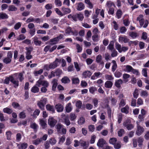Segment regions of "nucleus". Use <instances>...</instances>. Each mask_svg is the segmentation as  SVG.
I'll return each mask as SVG.
<instances>
[{"label":"nucleus","instance_id":"nucleus-64","mask_svg":"<svg viewBox=\"0 0 149 149\" xmlns=\"http://www.w3.org/2000/svg\"><path fill=\"white\" fill-rule=\"evenodd\" d=\"M98 35H94L92 36V39L94 42H97L98 40Z\"/></svg>","mask_w":149,"mask_h":149},{"label":"nucleus","instance_id":"nucleus-39","mask_svg":"<svg viewBox=\"0 0 149 149\" xmlns=\"http://www.w3.org/2000/svg\"><path fill=\"white\" fill-rule=\"evenodd\" d=\"M54 72L56 76H59L62 73V71L59 69H57Z\"/></svg>","mask_w":149,"mask_h":149},{"label":"nucleus","instance_id":"nucleus-10","mask_svg":"<svg viewBox=\"0 0 149 149\" xmlns=\"http://www.w3.org/2000/svg\"><path fill=\"white\" fill-rule=\"evenodd\" d=\"M14 75L17 77V79H18L20 82H22L24 79L23 72L15 73L14 74Z\"/></svg>","mask_w":149,"mask_h":149},{"label":"nucleus","instance_id":"nucleus-24","mask_svg":"<svg viewBox=\"0 0 149 149\" xmlns=\"http://www.w3.org/2000/svg\"><path fill=\"white\" fill-rule=\"evenodd\" d=\"M112 63H113L111 68L112 71L114 72L117 68V65L116 61L115 60L112 61Z\"/></svg>","mask_w":149,"mask_h":149},{"label":"nucleus","instance_id":"nucleus-14","mask_svg":"<svg viewBox=\"0 0 149 149\" xmlns=\"http://www.w3.org/2000/svg\"><path fill=\"white\" fill-rule=\"evenodd\" d=\"M106 143L105 140L103 139H101L98 140L97 145L98 147H102Z\"/></svg>","mask_w":149,"mask_h":149},{"label":"nucleus","instance_id":"nucleus-8","mask_svg":"<svg viewBox=\"0 0 149 149\" xmlns=\"http://www.w3.org/2000/svg\"><path fill=\"white\" fill-rule=\"evenodd\" d=\"M80 145L83 149H86L88 147L89 143L85 141L82 140H80Z\"/></svg>","mask_w":149,"mask_h":149},{"label":"nucleus","instance_id":"nucleus-33","mask_svg":"<svg viewBox=\"0 0 149 149\" xmlns=\"http://www.w3.org/2000/svg\"><path fill=\"white\" fill-rule=\"evenodd\" d=\"M61 81L64 84L69 83L70 81L69 79L67 77H65L61 79Z\"/></svg>","mask_w":149,"mask_h":149},{"label":"nucleus","instance_id":"nucleus-23","mask_svg":"<svg viewBox=\"0 0 149 149\" xmlns=\"http://www.w3.org/2000/svg\"><path fill=\"white\" fill-rule=\"evenodd\" d=\"M30 126L31 128L33 129L34 131L36 132L37 131L38 126L36 123H31Z\"/></svg>","mask_w":149,"mask_h":149},{"label":"nucleus","instance_id":"nucleus-62","mask_svg":"<svg viewBox=\"0 0 149 149\" xmlns=\"http://www.w3.org/2000/svg\"><path fill=\"white\" fill-rule=\"evenodd\" d=\"M55 10L56 13L59 15L61 16H62L64 15L61 12L58 8H56L55 9Z\"/></svg>","mask_w":149,"mask_h":149},{"label":"nucleus","instance_id":"nucleus-31","mask_svg":"<svg viewBox=\"0 0 149 149\" xmlns=\"http://www.w3.org/2000/svg\"><path fill=\"white\" fill-rule=\"evenodd\" d=\"M13 76V75H11L8 77H6L4 80V83L6 84H8L10 81L11 82V79H12Z\"/></svg>","mask_w":149,"mask_h":149},{"label":"nucleus","instance_id":"nucleus-59","mask_svg":"<svg viewBox=\"0 0 149 149\" xmlns=\"http://www.w3.org/2000/svg\"><path fill=\"white\" fill-rule=\"evenodd\" d=\"M72 83L74 84H79V79L77 77L72 78Z\"/></svg>","mask_w":149,"mask_h":149},{"label":"nucleus","instance_id":"nucleus-56","mask_svg":"<svg viewBox=\"0 0 149 149\" xmlns=\"http://www.w3.org/2000/svg\"><path fill=\"white\" fill-rule=\"evenodd\" d=\"M114 74L116 77L119 78L122 76V73L121 72L117 70L115 72Z\"/></svg>","mask_w":149,"mask_h":149},{"label":"nucleus","instance_id":"nucleus-51","mask_svg":"<svg viewBox=\"0 0 149 149\" xmlns=\"http://www.w3.org/2000/svg\"><path fill=\"white\" fill-rule=\"evenodd\" d=\"M105 79L107 80L111 81L114 78L112 75L106 74L105 76Z\"/></svg>","mask_w":149,"mask_h":149},{"label":"nucleus","instance_id":"nucleus-60","mask_svg":"<svg viewBox=\"0 0 149 149\" xmlns=\"http://www.w3.org/2000/svg\"><path fill=\"white\" fill-rule=\"evenodd\" d=\"M117 141V139L116 138H112L110 139L109 142L110 143L114 145L116 143Z\"/></svg>","mask_w":149,"mask_h":149},{"label":"nucleus","instance_id":"nucleus-46","mask_svg":"<svg viewBox=\"0 0 149 149\" xmlns=\"http://www.w3.org/2000/svg\"><path fill=\"white\" fill-rule=\"evenodd\" d=\"M115 47L116 49L119 52L121 53V45L118 43H116L115 44Z\"/></svg>","mask_w":149,"mask_h":149},{"label":"nucleus","instance_id":"nucleus-26","mask_svg":"<svg viewBox=\"0 0 149 149\" xmlns=\"http://www.w3.org/2000/svg\"><path fill=\"white\" fill-rule=\"evenodd\" d=\"M64 123L67 126H69L71 124V123L69 120L68 116H65L63 118Z\"/></svg>","mask_w":149,"mask_h":149},{"label":"nucleus","instance_id":"nucleus-21","mask_svg":"<svg viewBox=\"0 0 149 149\" xmlns=\"http://www.w3.org/2000/svg\"><path fill=\"white\" fill-rule=\"evenodd\" d=\"M123 83V81L121 79H119L116 81L115 85L118 88H120L121 87L120 85Z\"/></svg>","mask_w":149,"mask_h":149},{"label":"nucleus","instance_id":"nucleus-13","mask_svg":"<svg viewBox=\"0 0 149 149\" xmlns=\"http://www.w3.org/2000/svg\"><path fill=\"white\" fill-rule=\"evenodd\" d=\"M55 108L57 111L58 112H61L63 110V106L61 104L58 103L56 104L55 106Z\"/></svg>","mask_w":149,"mask_h":149},{"label":"nucleus","instance_id":"nucleus-42","mask_svg":"<svg viewBox=\"0 0 149 149\" xmlns=\"http://www.w3.org/2000/svg\"><path fill=\"white\" fill-rule=\"evenodd\" d=\"M143 141V139L141 137H140L138 138L137 142L139 143V147L141 146L142 145V143Z\"/></svg>","mask_w":149,"mask_h":149},{"label":"nucleus","instance_id":"nucleus-35","mask_svg":"<svg viewBox=\"0 0 149 149\" xmlns=\"http://www.w3.org/2000/svg\"><path fill=\"white\" fill-rule=\"evenodd\" d=\"M97 91V88L96 87L94 86H91L89 88L90 92L92 94H94Z\"/></svg>","mask_w":149,"mask_h":149},{"label":"nucleus","instance_id":"nucleus-50","mask_svg":"<svg viewBox=\"0 0 149 149\" xmlns=\"http://www.w3.org/2000/svg\"><path fill=\"white\" fill-rule=\"evenodd\" d=\"M82 104V102L80 100L77 101L75 104L76 107H77V109H79L81 108Z\"/></svg>","mask_w":149,"mask_h":149},{"label":"nucleus","instance_id":"nucleus-11","mask_svg":"<svg viewBox=\"0 0 149 149\" xmlns=\"http://www.w3.org/2000/svg\"><path fill=\"white\" fill-rule=\"evenodd\" d=\"M76 5V9L78 10L81 11L84 8V5L82 2L77 3Z\"/></svg>","mask_w":149,"mask_h":149},{"label":"nucleus","instance_id":"nucleus-20","mask_svg":"<svg viewBox=\"0 0 149 149\" xmlns=\"http://www.w3.org/2000/svg\"><path fill=\"white\" fill-rule=\"evenodd\" d=\"M46 108L48 111H52V113L55 112L54 108L53 106L51 105L50 104H47L46 105Z\"/></svg>","mask_w":149,"mask_h":149},{"label":"nucleus","instance_id":"nucleus-37","mask_svg":"<svg viewBox=\"0 0 149 149\" xmlns=\"http://www.w3.org/2000/svg\"><path fill=\"white\" fill-rule=\"evenodd\" d=\"M126 104V102L125 100L123 99H121L120 100V102L119 104V107H123Z\"/></svg>","mask_w":149,"mask_h":149},{"label":"nucleus","instance_id":"nucleus-1","mask_svg":"<svg viewBox=\"0 0 149 149\" xmlns=\"http://www.w3.org/2000/svg\"><path fill=\"white\" fill-rule=\"evenodd\" d=\"M136 20L139 21L140 26L141 27L143 26L144 28H146L148 24V21L146 19L145 21L143 18V15H140L137 18Z\"/></svg>","mask_w":149,"mask_h":149},{"label":"nucleus","instance_id":"nucleus-44","mask_svg":"<svg viewBox=\"0 0 149 149\" xmlns=\"http://www.w3.org/2000/svg\"><path fill=\"white\" fill-rule=\"evenodd\" d=\"M43 72V70L42 69H40L38 71H35L33 73L34 75L36 76H38L39 75L41 74Z\"/></svg>","mask_w":149,"mask_h":149},{"label":"nucleus","instance_id":"nucleus-3","mask_svg":"<svg viewBox=\"0 0 149 149\" xmlns=\"http://www.w3.org/2000/svg\"><path fill=\"white\" fill-rule=\"evenodd\" d=\"M13 57V54L11 52H8L7 57L5 58L3 60V62L6 64L10 63Z\"/></svg>","mask_w":149,"mask_h":149},{"label":"nucleus","instance_id":"nucleus-58","mask_svg":"<svg viewBox=\"0 0 149 149\" xmlns=\"http://www.w3.org/2000/svg\"><path fill=\"white\" fill-rule=\"evenodd\" d=\"M16 141L19 142L22 138V135L20 133H17L16 135Z\"/></svg>","mask_w":149,"mask_h":149},{"label":"nucleus","instance_id":"nucleus-52","mask_svg":"<svg viewBox=\"0 0 149 149\" xmlns=\"http://www.w3.org/2000/svg\"><path fill=\"white\" fill-rule=\"evenodd\" d=\"M92 102L94 104V106L96 107H97L98 102V100L96 98H94L92 100Z\"/></svg>","mask_w":149,"mask_h":149},{"label":"nucleus","instance_id":"nucleus-7","mask_svg":"<svg viewBox=\"0 0 149 149\" xmlns=\"http://www.w3.org/2000/svg\"><path fill=\"white\" fill-rule=\"evenodd\" d=\"M137 130L136 132V134L138 136L141 135L144 131V129L143 127L137 124Z\"/></svg>","mask_w":149,"mask_h":149},{"label":"nucleus","instance_id":"nucleus-53","mask_svg":"<svg viewBox=\"0 0 149 149\" xmlns=\"http://www.w3.org/2000/svg\"><path fill=\"white\" fill-rule=\"evenodd\" d=\"M12 132L10 131H8L6 132V135L7 139L8 140H10L11 138Z\"/></svg>","mask_w":149,"mask_h":149},{"label":"nucleus","instance_id":"nucleus-41","mask_svg":"<svg viewBox=\"0 0 149 149\" xmlns=\"http://www.w3.org/2000/svg\"><path fill=\"white\" fill-rule=\"evenodd\" d=\"M37 105L39 108L42 110L44 109L45 104L39 101H38L37 102Z\"/></svg>","mask_w":149,"mask_h":149},{"label":"nucleus","instance_id":"nucleus-36","mask_svg":"<svg viewBox=\"0 0 149 149\" xmlns=\"http://www.w3.org/2000/svg\"><path fill=\"white\" fill-rule=\"evenodd\" d=\"M106 5L108 8H111V7L112 6H115V5L114 3L112 1H107L106 3Z\"/></svg>","mask_w":149,"mask_h":149},{"label":"nucleus","instance_id":"nucleus-34","mask_svg":"<svg viewBox=\"0 0 149 149\" xmlns=\"http://www.w3.org/2000/svg\"><path fill=\"white\" fill-rule=\"evenodd\" d=\"M3 111L4 113L10 114L12 112L13 110L12 109L6 107L3 109Z\"/></svg>","mask_w":149,"mask_h":149},{"label":"nucleus","instance_id":"nucleus-27","mask_svg":"<svg viewBox=\"0 0 149 149\" xmlns=\"http://www.w3.org/2000/svg\"><path fill=\"white\" fill-rule=\"evenodd\" d=\"M11 82L14 85V86L15 88H17L19 86L18 81L15 80L13 76L11 79Z\"/></svg>","mask_w":149,"mask_h":149},{"label":"nucleus","instance_id":"nucleus-57","mask_svg":"<svg viewBox=\"0 0 149 149\" xmlns=\"http://www.w3.org/2000/svg\"><path fill=\"white\" fill-rule=\"evenodd\" d=\"M130 36L132 38H134L138 36V34L136 32H131L129 33Z\"/></svg>","mask_w":149,"mask_h":149},{"label":"nucleus","instance_id":"nucleus-49","mask_svg":"<svg viewBox=\"0 0 149 149\" xmlns=\"http://www.w3.org/2000/svg\"><path fill=\"white\" fill-rule=\"evenodd\" d=\"M111 56L112 57H114L117 56L118 52L115 49L111 51Z\"/></svg>","mask_w":149,"mask_h":149},{"label":"nucleus","instance_id":"nucleus-28","mask_svg":"<svg viewBox=\"0 0 149 149\" xmlns=\"http://www.w3.org/2000/svg\"><path fill=\"white\" fill-rule=\"evenodd\" d=\"M83 75L85 78L89 77L91 75V73L89 71H84L82 74Z\"/></svg>","mask_w":149,"mask_h":149},{"label":"nucleus","instance_id":"nucleus-15","mask_svg":"<svg viewBox=\"0 0 149 149\" xmlns=\"http://www.w3.org/2000/svg\"><path fill=\"white\" fill-rule=\"evenodd\" d=\"M57 81L58 80L55 79H53L52 81V89L53 91H55L56 88L58 85Z\"/></svg>","mask_w":149,"mask_h":149},{"label":"nucleus","instance_id":"nucleus-16","mask_svg":"<svg viewBox=\"0 0 149 149\" xmlns=\"http://www.w3.org/2000/svg\"><path fill=\"white\" fill-rule=\"evenodd\" d=\"M40 124L41 125L42 128L44 129L47 126L46 120L42 119H40L39 120Z\"/></svg>","mask_w":149,"mask_h":149},{"label":"nucleus","instance_id":"nucleus-63","mask_svg":"<svg viewBox=\"0 0 149 149\" xmlns=\"http://www.w3.org/2000/svg\"><path fill=\"white\" fill-rule=\"evenodd\" d=\"M49 142L51 145H53L56 143V141L54 138H51L49 139Z\"/></svg>","mask_w":149,"mask_h":149},{"label":"nucleus","instance_id":"nucleus-19","mask_svg":"<svg viewBox=\"0 0 149 149\" xmlns=\"http://www.w3.org/2000/svg\"><path fill=\"white\" fill-rule=\"evenodd\" d=\"M61 10L63 12V13L64 15L68 14L71 12V10L70 9L68 8H66L64 7H63L61 8Z\"/></svg>","mask_w":149,"mask_h":149},{"label":"nucleus","instance_id":"nucleus-9","mask_svg":"<svg viewBox=\"0 0 149 149\" xmlns=\"http://www.w3.org/2000/svg\"><path fill=\"white\" fill-rule=\"evenodd\" d=\"M57 121L53 118H50L48 120V124L51 127H54Z\"/></svg>","mask_w":149,"mask_h":149},{"label":"nucleus","instance_id":"nucleus-61","mask_svg":"<svg viewBox=\"0 0 149 149\" xmlns=\"http://www.w3.org/2000/svg\"><path fill=\"white\" fill-rule=\"evenodd\" d=\"M41 141V140L40 139H38L33 141L32 143L34 144L37 145L39 144Z\"/></svg>","mask_w":149,"mask_h":149},{"label":"nucleus","instance_id":"nucleus-55","mask_svg":"<svg viewBox=\"0 0 149 149\" xmlns=\"http://www.w3.org/2000/svg\"><path fill=\"white\" fill-rule=\"evenodd\" d=\"M125 131L124 129H121L119 130L118 132V136L121 137L125 134Z\"/></svg>","mask_w":149,"mask_h":149},{"label":"nucleus","instance_id":"nucleus-30","mask_svg":"<svg viewBox=\"0 0 149 149\" xmlns=\"http://www.w3.org/2000/svg\"><path fill=\"white\" fill-rule=\"evenodd\" d=\"M58 41L57 40V38H54L51 39L49 41L50 42H51L50 44L51 45H53L56 44Z\"/></svg>","mask_w":149,"mask_h":149},{"label":"nucleus","instance_id":"nucleus-25","mask_svg":"<svg viewBox=\"0 0 149 149\" xmlns=\"http://www.w3.org/2000/svg\"><path fill=\"white\" fill-rule=\"evenodd\" d=\"M112 82L110 81H107L105 83V87L107 88H111L113 85Z\"/></svg>","mask_w":149,"mask_h":149},{"label":"nucleus","instance_id":"nucleus-47","mask_svg":"<svg viewBox=\"0 0 149 149\" xmlns=\"http://www.w3.org/2000/svg\"><path fill=\"white\" fill-rule=\"evenodd\" d=\"M70 119L71 121L74 120L77 118L75 114L73 113H71L70 114Z\"/></svg>","mask_w":149,"mask_h":149},{"label":"nucleus","instance_id":"nucleus-18","mask_svg":"<svg viewBox=\"0 0 149 149\" xmlns=\"http://www.w3.org/2000/svg\"><path fill=\"white\" fill-rule=\"evenodd\" d=\"M65 111L67 113L70 112L72 110V106L70 103H68L65 107Z\"/></svg>","mask_w":149,"mask_h":149},{"label":"nucleus","instance_id":"nucleus-6","mask_svg":"<svg viewBox=\"0 0 149 149\" xmlns=\"http://www.w3.org/2000/svg\"><path fill=\"white\" fill-rule=\"evenodd\" d=\"M26 58L28 60L31 59L32 57V55L31 54V52L32 50V48L31 47H26Z\"/></svg>","mask_w":149,"mask_h":149},{"label":"nucleus","instance_id":"nucleus-29","mask_svg":"<svg viewBox=\"0 0 149 149\" xmlns=\"http://www.w3.org/2000/svg\"><path fill=\"white\" fill-rule=\"evenodd\" d=\"M63 128V125L61 124H58L56 125V130L58 133H61L62 129Z\"/></svg>","mask_w":149,"mask_h":149},{"label":"nucleus","instance_id":"nucleus-43","mask_svg":"<svg viewBox=\"0 0 149 149\" xmlns=\"http://www.w3.org/2000/svg\"><path fill=\"white\" fill-rule=\"evenodd\" d=\"M39 88L38 87L34 86L31 89V91L33 93H36L39 92Z\"/></svg>","mask_w":149,"mask_h":149},{"label":"nucleus","instance_id":"nucleus-4","mask_svg":"<svg viewBox=\"0 0 149 149\" xmlns=\"http://www.w3.org/2000/svg\"><path fill=\"white\" fill-rule=\"evenodd\" d=\"M61 59L56 58L55 61L49 64V68L54 69L57 67L61 63Z\"/></svg>","mask_w":149,"mask_h":149},{"label":"nucleus","instance_id":"nucleus-5","mask_svg":"<svg viewBox=\"0 0 149 149\" xmlns=\"http://www.w3.org/2000/svg\"><path fill=\"white\" fill-rule=\"evenodd\" d=\"M46 87H47L49 85V83L46 81L42 80L40 79L37 82L36 85L38 87H40V85Z\"/></svg>","mask_w":149,"mask_h":149},{"label":"nucleus","instance_id":"nucleus-48","mask_svg":"<svg viewBox=\"0 0 149 149\" xmlns=\"http://www.w3.org/2000/svg\"><path fill=\"white\" fill-rule=\"evenodd\" d=\"M17 9V8L13 5L10 6L8 8V10L9 11H15Z\"/></svg>","mask_w":149,"mask_h":149},{"label":"nucleus","instance_id":"nucleus-38","mask_svg":"<svg viewBox=\"0 0 149 149\" xmlns=\"http://www.w3.org/2000/svg\"><path fill=\"white\" fill-rule=\"evenodd\" d=\"M8 17V16L6 13H0V19H7Z\"/></svg>","mask_w":149,"mask_h":149},{"label":"nucleus","instance_id":"nucleus-45","mask_svg":"<svg viewBox=\"0 0 149 149\" xmlns=\"http://www.w3.org/2000/svg\"><path fill=\"white\" fill-rule=\"evenodd\" d=\"M111 104L113 105H116L117 102V99L114 97H111L110 100Z\"/></svg>","mask_w":149,"mask_h":149},{"label":"nucleus","instance_id":"nucleus-2","mask_svg":"<svg viewBox=\"0 0 149 149\" xmlns=\"http://www.w3.org/2000/svg\"><path fill=\"white\" fill-rule=\"evenodd\" d=\"M123 126L125 127L128 130H130L134 127L133 125L131 123L130 119H127L123 123Z\"/></svg>","mask_w":149,"mask_h":149},{"label":"nucleus","instance_id":"nucleus-40","mask_svg":"<svg viewBox=\"0 0 149 149\" xmlns=\"http://www.w3.org/2000/svg\"><path fill=\"white\" fill-rule=\"evenodd\" d=\"M122 12L121 10L120 9H118L116 13V16L117 18H120L122 16Z\"/></svg>","mask_w":149,"mask_h":149},{"label":"nucleus","instance_id":"nucleus-12","mask_svg":"<svg viewBox=\"0 0 149 149\" xmlns=\"http://www.w3.org/2000/svg\"><path fill=\"white\" fill-rule=\"evenodd\" d=\"M129 39L126 36H124L123 37L120 36L119 37L118 39V40L119 42H123L125 43H127L129 42Z\"/></svg>","mask_w":149,"mask_h":149},{"label":"nucleus","instance_id":"nucleus-22","mask_svg":"<svg viewBox=\"0 0 149 149\" xmlns=\"http://www.w3.org/2000/svg\"><path fill=\"white\" fill-rule=\"evenodd\" d=\"M107 48L110 50L111 51L115 49L114 47V42L113 41H110L109 45L107 47Z\"/></svg>","mask_w":149,"mask_h":149},{"label":"nucleus","instance_id":"nucleus-17","mask_svg":"<svg viewBox=\"0 0 149 149\" xmlns=\"http://www.w3.org/2000/svg\"><path fill=\"white\" fill-rule=\"evenodd\" d=\"M129 108L127 105H126L125 107H123L121 109V111L122 112L126 114H127L129 112Z\"/></svg>","mask_w":149,"mask_h":149},{"label":"nucleus","instance_id":"nucleus-32","mask_svg":"<svg viewBox=\"0 0 149 149\" xmlns=\"http://www.w3.org/2000/svg\"><path fill=\"white\" fill-rule=\"evenodd\" d=\"M140 95L143 97H146L148 95V92L146 91L142 90L140 93Z\"/></svg>","mask_w":149,"mask_h":149},{"label":"nucleus","instance_id":"nucleus-54","mask_svg":"<svg viewBox=\"0 0 149 149\" xmlns=\"http://www.w3.org/2000/svg\"><path fill=\"white\" fill-rule=\"evenodd\" d=\"M139 91L137 89H135L133 93V96L136 99L139 96Z\"/></svg>","mask_w":149,"mask_h":149}]
</instances>
